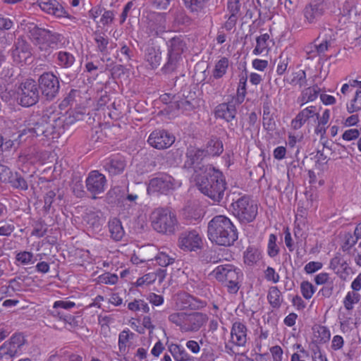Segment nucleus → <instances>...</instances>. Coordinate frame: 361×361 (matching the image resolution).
Segmentation results:
<instances>
[{
  "label": "nucleus",
  "instance_id": "2",
  "mask_svg": "<svg viewBox=\"0 0 361 361\" xmlns=\"http://www.w3.org/2000/svg\"><path fill=\"white\" fill-rule=\"evenodd\" d=\"M207 236L212 243L230 247L238 240V232L228 217L216 215L208 223Z\"/></svg>",
  "mask_w": 361,
  "mask_h": 361
},
{
  "label": "nucleus",
  "instance_id": "49",
  "mask_svg": "<svg viewBox=\"0 0 361 361\" xmlns=\"http://www.w3.org/2000/svg\"><path fill=\"white\" fill-rule=\"evenodd\" d=\"M128 308L133 312L142 311L147 313L149 311L147 303L142 300H134L128 304Z\"/></svg>",
  "mask_w": 361,
  "mask_h": 361
},
{
  "label": "nucleus",
  "instance_id": "59",
  "mask_svg": "<svg viewBox=\"0 0 361 361\" xmlns=\"http://www.w3.org/2000/svg\"><path fill=\"white\" fill-rule=\"evenodd\" d=\"M264 278L267 281L276 283L280 280V276L276 272L275 269L271 267H268L264 271Z\"/></svg>",
  "mask_w": 361,
  "mask_h": 361
},
{
  "label": "nucleus",
  "instance_id": "31",
  "mask_svg": "<svg viewBox=\"0 0 361 361\" xmlns=\"http://www.w3.org/2000/svg\"><path fill=\"white\" fill-rule=\"evenodd\" d=\"M267 300L274 309H279L283 302L281 292L277 286L269 287L267 293Z\"/></svg>",
  "mask_w": 361,
  "mask_h": 361
},
{
  "label": "nucleus",
  "instance_id": "15",
  "mask_svg": "<svg viewBox=\"0 0 361 361\" xmlns=\"http://www.w3.org/2000/svg\"><path fill=\"white\" fill-rule=\"evenodd\" d=\"M87 190L96 199L97 195L104 192L107 180L105 176L98 171H92L85 180Z\"/></svg>",
  "mask_w": 361,
  "mask_h": 361
},
{
  "label": "nucleus",
  "instance_id": "25",
  "mask_svg": "<svg viewBox=\"0 0 361 361\" xmlns=\"http://www.w3.org/2000/svg\"><path fill=\"white\" fill-rule=\"evenodd\" d=\"M167 54L182 56L186 49V43L184 38L179 35L175 36L166 42Z\"/></svg>",
  "mask_w": 361,
  "mask_h": 361
},
{
  "label": "nucleus",
  "instance_id": "54",
  "mask_svg": "<svg viewBox=\"0 0 361 361\" xmlns=\"http://www.w3.org/2000/svg\"><path fill=\"white\" fill-rule=\"evenodd\" d=\"M300 290L302 296L307 299H310L315 292L314 286L309 281H302L300 284Z\"/></svg>",
  "mask_w": 361,
  "mask_h": 361
},
{
  "label": "nucleus",
  "instance_id": "42",
  "mask_svg": "<svg viewBox=\"0 0 361 361\" xmlns=\"http://www.w3.org/2000/svg\"><path fill=\"white\" fill-rule=\"evenodd\" d=\"M6 183H8L13 188L23 190H26L28 188L27 182L18 173H13L12 172L11 176L9 177V180Z\"/></svg>",
  "mask_w": 361,
  "mask_h": 361
},
{
  "label": "nucleus",
  "instance_id": "56",
  "mask_svg": "<svg viewBox=\"0 0 361 361\" xmlns=\"http://www.w3.org/2000/svg\"><path fill=\"white\" fill-rule=\"evenodd\" d=\"M246 82H247V78L246 77H241L239 80L238 87L237 89V94L238 98L235 99L237 102L241 103L244 100V97L246 94Z\"/></svg>",
  "mask_w": 361,
  "mask_h": 361
},
{
  "label": "nucleus",
  "instance_id": "22",
  "mask_svg": "<svg viewBox=\"0 0 361 361\" xmlns=\"http://www.w3.org/2000/svg\"><path fill=\"white\" fill-rule=\"evenodd\" d=\"M314 116L319 118L317 109L314 106H310L300 111L291 121V127L295 130H298L305 123V122Z\"/></svg>",
  "mask_w": 361,
  "mask_h": 361
},
{
  "label": "nucleus",
  "instance_id": "16",
  "mask_svg": "<svg viewBox=\"0 0 361 361\" xmlns=\"http://www.w3.org/2000/svg\"><path fill=\"white\" fill-rule=\"evenodd\" d=\"M324 0H311L303 9V16L309 23H314L324 14Z\"/></svg>",
  "mask_w": 361,
  "mask_h": 361
},
{
  "label": "nucleus",
  "instance_id": "64",
  "mask_svg": "<svg viewBox=\"0 0 361 361\" xmlns=\"http://www.w3.org/2000/svg\"><path fill=\"white\" fill-rule=\"evenodd\" d=\"M333 279L328 273L322 272L314 276V281L317 285H325Z\"/></svg>",
  "mask_w": 361,
  "mask_h": 361
},
{
  "label": "nucleus",
  "instance_id": "37",
  "mask_svg": "<svg viewBox=\"0 0 361 361\" xmlns=\"http://www.w3.org/2000/svg\"><path fill=\"white\" fill-rule=\"evenodd\" d=\"M180 298L181 300L185 301L183 307H190V309L198 310L205 307L207 305L205 301L201 300L186 293L180 295Z\"/></svg>",
  "mask_w": 361,
  "mask_h": 361
},
{
  "label": "nucleus",
  "instance_id": "50",
  "mask_svg": "<svg viewBox=\"0 0 361 361\" xmlns=\"http://www.w3.org/2000/svg\"><path fill=\"white\" fill-rule=\"evenodd\" d=\"M291 85H298L300 87L307 85L306 74L304 71H299L293 73L292 78L289 80Z\"/></svg>",
  "mask_w": 361,
  "mask_h": 361
},
{
  "label": "nucleus",
  "instance_id": "23",
  "mask_svg": "<svg viewBox=\"0 0 361 361\" xmlns=\"http://www.w3.org/2000/svg\"><path fill=\"white\" fill-rule=\"evenodd\" d=\"M103 166L106 171L111 175L114 176L123 171L126 162L122 156L116 155L106 159L104 161Z\"/></svg>",
  "mask_w": 361,
  "mask_h": 361
},
{
  "label": "nucleus",
  "instance_id": "18",
  "mask_svg": "<svg viewBox=\"0 0 361 361\" xmlns=\"http://www.w3.org/2000/svg\"><path fill=\"white\" fill-rule=\"evenodd\" d=\"M46 121H48V115H32L27 121V128L22 131L21 135L29 133L32 137L44 136Z\"/></svg>",
  "mask_w": 361,
  "mask_h": 361
},
{
  "label": "nucleus",
  "instance_id": "32",
  "mask_svg": "<svg viewBox=\"0 0 361 361\" xmlns=\"http://www.w3.org/2000/svg\"><path fill=\"white\" fill-rule=\"evenodd\" d=\"M108 226L112 239L119 241L123 238L125 231L119 219L116 218L111 219L109 221Z\"/></svg>",
  "mask_w": 361,
  "mask_h": 361
},
{
  "label": "nucleus",
  "instance_id": "43",
  "mask_svg": "<svg viewBox=\"0 0 361 361\" xmlns=\"http://www.w3.org/2000/svg\"><path fill=\"white\" fill-rule=\"evenodd\" d=\"M93 36L97 51L102 53L103 54H106L107 46L109 44V38L105 34L99 32H94Z\"/></svg>",
  "mask_w": 361,
  "mask_h": 361
},
{
  "label": "nucleus",
  "instance_id": "47",
  "mask_svg": "<svg viewBox=\"0 0 361 361\" xmlns=\"http://www.w3.org/2000/svg\"><path fill=\"white\" fill-rule=\"evenodd\" d=\"M276 235L270 234L267 245V254L270 257H275L279 253V247L276 244Z\"/></svg>",
  "mask_w": 361,
  "mask_h": 361
},
{
  "label": "nucleus",
  "instance_id": "9",
  "mask_svg": "<svg viewBox=\"0 0 361 361\" xmlns=\"http://www.w3.org/2000/svg\"><path fill=\"white\" fill-rule=\"evenodd\" d=\"M207 156L204 149L190 147L187 149L183 166L185 169H194V178L197 175H202L204 173L202 169L207 166H212V165L202 164V161Z\"/></svg>",
  "mask_w": 361,
  "mask_h": 361
},
{
  "label": "nucleus",
  "instance_id": "45",
  "mask_svg": "<svg viewBox=\"0 0 361 361\" xmlns=\"http://www.w3.org/2000/svg\"><path fill=\"white\" fill-rule=\"evenodd\" d=\"M290 61V57L288 53L282 52L278 59L275 60L276 63V73L279 75H282L287 70Z\"/></svg>",
  "mask_w": 361,
  "mask_h": 361
},
{
  "label": "nucleus",
  "instance_id": "12",
  "mask_svg": "<svg viewBox=\"0 0 361 361\" xmlns=\"http://www.w3.org/2000/svg\"><path fill=\"white\" fill-rule=\"evenodd\" d=\"M202 246V238L197 230L185 231L179 235L178 247L184 251H196Z\"/></svg>",
  "mask_w": 361,
  "mask_h": 361
},
{
  "label": "nucleus",
  "instance_id": "8",
  "mask_svg": "<svg viewBox=\"0 0 361 361\" xmlns=\"http://www.w3.org/2000/svg\"><path fill=\"white\" fill-rule=\"evenodd\" d=\"M178 185L179 183L171 176L167 173H159L149 180L147 192L150 195L154 193L167 195Z\"/></svg>",
  "mask_w": 361,
  "mask_h": 361
},
{
  "label": "nucleus",
  "instance_id": "55",
  "mask_svg": "<svg viewBox=\"0 0 361 361\" xmlns=\"http://www.w3.org/2000/svg\"><path fill=\"white\" fill-rule=\"evenodd\" d=\"M347 110L350 114L361 110V90L356 92L355 96L351 101L350 105L347 106Z\"/></svg>",
  "mask_w": 361,
  "mask_h": 361
},
{
  "label": "nucleus",
  "instance_id": "62",
  "mask_svg": "<svg viewBox=\"0 0 361 361\" xmlns=\"http://www.w3.org/2000/svg\"><path fill=\"white\" fill-rule=\"evenodd\" d=\"M262 124L267 130L273 131L276 128V123L273 114L269 116L263 115Z\"/></svg>",
  "mask_w": 361,
  "mask_h": 361
},
{
  "label": "nucleus",
  "instance_id": "40",
  "mask_svg": "<svg viewBox=\"0 0 361 361\" xmlns=\"http://www.w3.org/2000/svg\"><path fill=\"white\" fill-rule=\"evenodd\" d=\"M56 119L55 118H51L48 116V121H46V125H44V136L47 139H54L58 137L59 132L55 126Z\"/></svg>",
  "mask_w": 361,
  "mask_h": 361
},
{
  "label": "nucleus",
  "instance_id": "39",
  "mask_svg": "<svg viewBox=\"0 0 361 361\" xmlns=\"http://www.w3.org/2000/svg\"><path fill=\"white\" fill-rule=\"evenodd\" d=\"M166 21L164 13H158L155 17V22L151 25V30L156 35L163 34L166 31Z\"/></svg>",
  "mask_w": 361,
  "mask_h": 361
},
{
  "label": "nucleus",
  "instance_id": "53",
  "mask_svg": "<svg viewBox=\"0 0 361 361\" xmlns=\"http://www.w3.org/2000/svg\"><path fill=\"white\" fill-rule=\"evenodd\" d=\"M34 255L32 252L23 251L17 253L16 259L23 265H27L34 263Z\"/></svg>",
  "mask_w": 361,
  "mask_h": 361
},
{
  "label": "nucleus",
  "instance_id": "35",
  "mask_svg": "<svg viewBox=\"0 0 361 361\" xmlns=\"http://www.w3.org/2000/svg\"><path fill=\"white\" fill-rule=\"evenodd\" d=\"M224 150L222 142L217 137L212 138L207 144L204 150L207 155L219 156Z\"/></svg>",
  "mask_w": 361,
  "mask_h": 361
},
{
  "label": "nucleus",
  "instance_id": "3",
  "mask_svg": "<svg viewBox=\"0 0 361 361\" xmlns=\"http://www.w3.org/2000/svg\"><path fill=\"white\" fill-rule=\"evenodd\" d=\"M151 226L157 233L164 235H172L178 227L177 216L168 208L158 207L150 214Z\"/></svg>",
  "mask_w": 361,
  "mask_h": 361
},
{
  "label": "nucleus",
  "instance_id": "52",
  "mask_svg": "<svg viewBox=\"0 0 361 361\" xmlns=\"http://www.w3.org/2000/svg\"><path fill=\"white\" fill-rule=\"evenodd\" d=\"M155 260L159 266L166 267L170 264H172L175 261V258L170 257L165 252H159L155 257Z\"/></svg>",
  "mask_w": 361,
  "mask_h": 361
},
{
  "label": "nucleus",
  "instance_id": "61",
  "mask_svg": "<svg viewBox=\"0 0 361 361\" xmlns=\"http://www.w3.org/2000/svg\"><path fill=\"white\" fill-rule=\"evenodd\" d=\"M334 279H335L329 281L328 283L324 285V286L319 290V293H320L324 298H330L332 295L334 290Z\"/></svg>",
  "mask_w": 361,
  "mask_h": 361
},
{
  "label": "nucleus",
  "instance_id": "10",
  "mask_svg": "<svg viewBox=\"0 0 361 361\" xmlns=\"http://www.w3.org/2000/svg\"><path fill=\"white\" fill-rule=\"evenodd\" d=\"M25 342L22 334H13L0 346V360H8L21 355Z\"/></svg>",
  "mask_w": 361,
  "mask_h": 361
},
{
  "label": "nucleus",
  "instance_id": "26",
  "mask_svg": "<svg viewBox=\"0 0 361 361\" xmlns=\"http://www.w3.org/2000/svg\"><path fill=\"white\" fill-rule=\"evenodd\" d=\"M161 59V51L159 46H148L146 48L145 59L152 69L160 65Z\"/></svg>",
  "mask_w": 361,
  "mask_h": 361
},
{
  "label": "nucleus",
  "instance_id": "36",
  "mask_svg": "<svg viewBox=\"0 0 361 361\" xmlns=\"http://www.w3.org/2000/svg\"><path fill=\"white\" fill-rule=\"evenodd\" d=\"M57 64L61 68H68L71 67L75 61V56L70 52L60 51L56 54Z\"/></svg>",
  "mask_w": 361,
  "mask_h": 361
},
{
  "label": "nucleus",
  "instance_id": "29",
  "mask_svg": "<svg viewBox=\"0 0 361 361\" xmlns=\"http://www.w3.org/2000/svg\"><path fill=\"white\" fill-rule=\"evenodd\" d=\"M48 361H82V357L67 349H61L49 357Z\"/></svg>",
  "mask_w": 361,
  "mask_h": 361
},
{
  "label": "nucleus",
  "instance_id": "11",
  "mask_svg": "<svg viewBox=\"0 0 361 361\" xmlns=\"http://www.w3.org/2000/svg\"><path fill=\"white\" fill-rule=\"evenodd\" d=\"M39 87L47 100L54 99L60 89L59 78L52 73H44L39 78Z\"/></svg>",
  "mask_w": 361,
  "mask_h": 361
},
{
  "label": "nucleus",
  "instance_id": "51",
  "mask_svg": "<svg viewBox=\"0 0 361 361\" xmlns=\"http://www.w3.org/2000/svg\"><path fill=\"white\" fill-rule=\"evenodd\" d=\"M134 334L130 332L129 329H124L118 336V347L120 350H125L128 341L134 336Z\"/></svg>",
  "mask_w": 361,
  "mask_h": 361
},
{
  "label": "nucleus",
  "instance_id": "46",
  "mask_svg": "<svg viewBox=\"0 0 361 361\" xmlns=\"http://www.w3.org/2000/svg\"><path fill=\"white\" fill-rule=\"evenodd\" d=\"M319 87L317 85L306 88L302 95V104L308 102H312L316 99L319 92Z\"/></svg>",
  "mask_w": 361,
  "mask_h": 361
},
{
  "label": "nucleus",
  "instance_id": "21",
  "mask_svg": "<svg viewBox=\"0 0 361 361\" xmlns=\"http://www.w3.org/2000/svg\"><path fill=\"white\" fill-rule=\"evenodd\" d=\"M12 56L16 63H27L31 59L30 45L23 39L18 38L12 51Z\"/></svg>",
  "mask_w": 361,
  "mask_h": 361
},
{
  "label": "nucleus",
  "instance_id": "19",
  "mask_svg": "<svg viewBox=\"0 0 361 361\" xmlns=\"http://www.w3.org/2000/svg\"><path fill=\"white\" fill-rule=\"evenodd\" d=\"M239 104L233 97L227 102H224L217 105L214 110L215 117L221 118L227 122H229L235 118L236 115V104Z\"/></svg>",
  "mask_w": 361,
  "mask_h": 361
},
{
  "label": "nucleus",
  "instance_id": "41",
  "mask_svg": "<svg viewBox=\"0 0 361 361\" xmlns=\"http://www.w3.org/2000/svg\"><path fill=\"white\" fill-rule=\"evenodd\" d=\"M123 196V190L119 187H114L108 191L106 198L109 204H116L122 202Z\"/></svg>",
  "mask_w": 361,
  "mask_h": 361
},
{
  "label": "nucleus",
  "instance_id": "7",
  "mask_svg": "<svg viewBox=\"0 0 361 361\" xmlns=\"http://www.w3.org/2000/svg\"><path fill=\"white\" fill-rule=\"evenodd\" d=\"M233 214L242 224L252 222L258 213L257 204L248 196H243L231 204Z\"/></svg>",
  "mask_w": 361,
  "mask_h": 361
},
{
  "label": "nucleus",
  "instance_id": "30",
  "mask_svg": "<svg viewBox=\"0 0 361 361\" xmlns=\"http://www.w3.org/2000/svg\"><path fill=\"white\" fill-rule=\"evenodd\" d=\"M83 220L92 229H99L103 224L102 213L99 211L88 210Z\"/></svg>",
  "mask_w": 361,
  "mask_h": 361
},
{
  "label": "nucleus",
  "instance_id": "34",
  "mask_svg": "<svg viewBox=\"0 0 361 361\" xmlns=\"http://www.w3.org/2000/svg\"><path fill=\"white\" fill-rule=\"evenodd\" d=\"M270 36L267 33L262 34L256 38V46L252 51L254 55H260L269 51Z\"/></svg>",
  "mask_w": 361,
  "mask_h": 361
},
{
  "label": "nucleus",
  "instance_id": "1",
  "mask_svg": "<svg viewBox=\"0 0 361 361\" xmlns=\"http://www.w3.org/2000/svg\"><path fill=\"white\" fill-rule=\"evenodd\" d=\"M204 173L194 180L198 190L215 203H220L225 195L226 182L221 171L213 166H207Z\"/></svg>",
  "mask_w": 361,
  "mask_h": 361
},
{
  "label": "nucleus",
  "instance_id": "38",
  "mask_svg": "<svg viewBox=\"0 0 361 361\" xmlns=\"http://www.w3.org/2000/svg\"><path fill=\"white\" fill-rule=\"evenodd\" d=\"M209 0H184V4L190 12L198 15L202 12Z\"/></svg>",
  "mask_w": 361,
  "mask_h": 361
},
{
  "label": "nucleus",
  "instance_id": "28",
  "mask_svg": "<svg viewBox=\"0 0 361 361\" xmlns=\"http://www.w3.org/2000/svg\"><path fill=\"white\" fill-rule=\"evenodd\" d=\"M270 354L264 352L263 355L255 357L256 361H282L283 350L280 345H276L269 348Z\"/></svg>",
  "mask_w": 361,
  "mask_h": 361
},
{
  "label": "nucleus",
  "instance_id": "4",
  "mask_svg": "<svg viewBox=\"0 0 361 361\" xmlns=\"http://www.w3.org/2000/svg\"><path fill=\"white\" fill-rule=\"evenodd\" d=\"M169 320L179 327L182 333L197 332L207 322L208 317L202 312L188 314L177 312L169 316Z\"/></svg>",
  "mask_w": 361,
  "mask_h": 361
},
{
  "label": "nucleus",
  "instance_id": "17",
  "mask_svg": "<svg viewBox=\"0 0 361 361\" xmlns=\"http://www.w3.org/2000/svg\"><path fill=\"white\" fill-rule=\"evenodd\" d=\"M175 141V137L164 130H156L149 136L148 143L158 149L169 147Z\"/></svg>",
  "mask_w": 361,
  "mask_h": 361
},
{
  "label": "nucleus",
  "instance_id": "57",
  "mask_svg": "<svg viewBox=\"0 0 361 361\" xmlns=\"http://www.w3.org/2000/svg\"><path fill=\"white\" fill-rule=\"evenodd\" d=\"M118 277L115 274L109 272L104 273L98 277V281L100 283L114 285L118 282Z\"/></svg>",
  "mask_w": 361,
  "mask_h": 361
},
{
  "label": "nucleus",
  "instance_id": "6",
  "mask_svg": "<svg viewBox=\"0 0 361 361\" xmlns=\"http://www.w3.org/2000/svg\"><path fill=\"white\" fill-rule=\"evenodd\" d=\"M29 32L34 43L41 50L49 54L50 48L56 46L61 41V35L48 28L39 27L32 25L29 27Z\"/></svg>",
  "mask_w": 361,
  "mask_h": 361
},
{
  "label": "nucleus",
  "instance_id": "48",
  "mask_svg": "<svg viewBox=\"0 0 361 361\" xmlns=\"http://www.w3.org/2000/svg\"><path fill=\"white\" fill-rule=\"evenodd\" d=\"M360 297V294L354 291L348 292L343 300L345 308L347 310H352L353 309V305L359 302Z\"/></svg>",
  "mask_w": 361,
  "mask_h": 361
},
{
  "label": "nucleus",
  "instance_id": "24",
  "mask_svg": "<svg viewBox=\"0 0 361 361\" xmlns=\"http://www.w3.org/2000/svg\"><path fill=\"white\" fill-rule=\"evenodd\" d=\"M40 8L44 12L56 17H63L66 11L56 0H38Z\"/></svg>",
  "mask_w": 361,
  "mask_h": 361
},
{
  "label": "nucleus",
  "instance_id": "60",
  "mask_svg": "<svg viewBox=\"0 0 361 361\" xmlns=\"http://www.w3.org/2000/svg\"><path fill=\"white\" fill-rule=\"evenodd\" d=\"M268 347L269 345L267 343V341H259V340L255 339L252 352H254L255 357H259L260 355H263V351Z\"/></svg>",
  "mask_w": 361,
  "mask_h": 361
},
{
  "label": "nucleus",
  "instance_id": "58",
  "mask_svg": "<svg viewBox=\"0 0 361 361\" xmlns=\"http://www.w3.org/2000/svg\"><path fill=\"white\" fill-rule=\"evenodd\" d=\"M173 357L176 361H185L188 360L189 355L185 349L179 345H175L173 348Z\"/></svg>",
  "mask_w": 361,
  "mask_h": 361
},
{
  "label": "nucleus",
  "instance_id": "27",
  "mask_svg": "<svg viewBox=\"0 0 361 361\" xmlns=\"http://www.w3.org/2000/svg\"><path fill=\"white\" fill-rule=\"evenodd\" d=\"M183 65V56L167 54L166 61L161 68L165 74L176 72Z\"/></svg>",
  "mask_w": 361,
  "mask_h": 361
},
{
  "label": "nucleus",
  "instance_id": "20",
  "mask_svg": "<svg viewBox=\"0 0 361 361\" xmlns=\"http://www.w3.org/2000/svg\"><path fill=\"white\" fill-rule=\"evenodd\" d=\"M247 341V329L241 322H235L231 329L230 342L238 347L245 346Z\"/></svg>",
  "mask_w": 361,
  "mask_h": 361
},
{
  "label": "nucleus",
  "instance_id": "63",
  "mask_svg": "<svg viewBox=\"0 0 361 361\" xmlns=\"http://www.w3.org/2000/svg\"><path fill=\"white\" fill-rule=\"evenodd\" d=\"M360 132L356 128L346 130L342 135V138L345 141H351L359 139Z\"/></svg>",
  "mask_w": 361,
  "mask_h": 361
},
{
  "label": "nucleus",
  "instance_id": "44",
  "mask_svg": "<svg viewBox=\"0 0 361 361\" xmlns=\"http://www.w3.org/2000/svg\"><path fill=\"white\" fill-rule=\"evenodd\" d=\"M261 258L259 250L254 247H248L244 254V262L247 265L252 266L257 263Z\"/></svg>",
  "mask_w": 361,
  "mask_h": 361
},
{
  "label": "nucleus",
  "instance_id": "14",
  "mask_svg": "<svg viewBox=\"0 0 361 361\" xmlns=\"http://www.w3.org/2000/svg\"><path fill=\"white\" fill-rule=\"evenodd\" d=\"M21 93L19 103L23 106H30L35 104L39 99L38 87L32 80H27L21 84Z\"/></svg>",
  "mask_w": 361,
  "mask_h": 361
},
{
  "label": "nucleus",
  "instance_id": "13",
  "mask_svg": "<svg viewBox=\"0 0 361 361\" xmlns=\"http://www.w3.org/2000/svg\"><path fill=\"white\" fill-rule=\"evenodd\" d=\"M240 8V0H228L224 16L226 21L221 29L228 32L235 29L237 22L241 16Z\"/></svg>",
  "mask_w": 361,
  "mask_h": 361
},
{
  "label": "nucleus",
  "instance_id": "33",
  "mask_svg": "<svg viewBox=\"0 0 361 361\" xmlns=\"http://www.w3.org/2000/svg\"><path fill=\"white\" fill-rule=\"evenodd\" d=\"M230 66V61L228 58L221 57L216 63L212 71V76L214 79L223 78L227 73Z\"/></svg>",
  "mask_w": 361,
  "mask_h": 361
},
{
  "label": "nucleus",
  "instance_id": "5",
  "mask_svg": "<svg viewBox=\"0 0 361 361\" xmlns=\"http://www.w3.org/2000/svg\"><path fill=\"white\" fill-rule=\"evenodd\" d=\"M211 275L226 287L230 293H236L240 288L243 273L233 264L219 265L212 271Z\"/></svg>",
  "mask_w": 361,
  "mask_h": 361
}]
</instances>
